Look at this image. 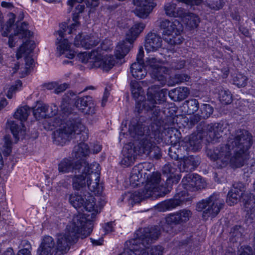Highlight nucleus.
Wrapping results in <instances>:
<instances>
[{
  "label": "nucleus",
  "mask_w": 255,
  "mask_h": 255,
  "mask_svg": "<svg viewBox=\"0 0 255 255\" xmlns=\"http://www.w3.org/2000/svg\"><path fill=\"white\" fill-rule=\"evenodd\" d=\"M136 166H141L142 168L139 171L143 175V178L146 179L147 182L143 190L125 194L124 199L128 202L129 205L133 206L135 204L139 203L145 199H156L164 196L167 193L165 186L161 183L159 173L153 172L150 178L148 177L147 171H149L152 168L153 164L143 162Z\"/></svg>",
  "instance_id": "obj_1"
},
{
  "label": "nucleus",
  "mask_w": 255,
  "mask_h": 255,
  "mask_svg": "<svg viewBox=\"0 0 255 255\" xmlns=\"http://www.w3.org/2000/svg\"><path fill=\"white\" fill-rule=\"evenodd\" d=\"M92 231L90 222L82 215L73 217L72 222L66 226L65 232L58 235L55 246L57 254L64 255L75 244L79 238L83 239L90 235Z\"/></svg>",
  "instance_id": "obj_2"
},
{
  "label": "nucleus",
  "mask_w": 255,
  "mask_h": 255,
  "mask_svg": "<svg viewBox=\"0 0 255 255\" xmlns=\"http://www.w3.org/2000/svg\"><path fill=\"white\" fill-rule=\"evenodd\" d=\"M182 187L185 190L177 192L173 199L165 201L160 204V211L162 212L171 210L188 201L190 197L187 191H195L206 186L205 181L197 174L189 173L185 176L181 182Z\"/></svg>",
  "instance_id": "obj_3"
},
{
  "label": "nucleus",
  "mask_w": 255,
  "mask_h": 255,
  "mask_svg": "<svg viewBox=\"0 0 255 255\" xmlns=\"http://www.w3.org/2000/svg\"><path fill=\"white\" fill-rule=\"evenodd\" d=\"M88 137V129L79 119L62 123L53 133V143L61 146L72 138H79L80 140L86 141Z\"/></svg>",
  "instance_id": "obj_4"
},
{
  "label": "nucleus",
  "mask_w": 255,
  "mask_h": 255,
  "mask_svg": "<svg viewBox=\"0 0 255 255\" xmlns=\"http://www.w3.org/2000/svg\"><path fill=\"white\" fill-rule=\"evenodd\" d=\"M231 142L228 138L226 143L220 144L213 151H208V156L216 161L217 168H222L229 164L233 168H239L245 164L243 156L235 150Z\"/></svg>",
  "instance_id": "obj_5"
},
{
  "label": "nucleus",
  "mask_w": 255,
  "mask_h": 255,
  "mask_svg": "<svg viewBox=\"0 0 255 255\" xmlns=\"http://www.w3.org/2000/svg\"><path fill=\"white\" fill-rule=\"evenodd\" d=\"M70 204L77 210L80 209L82 212L84 210L87 213H79L78 214L74 216L82 215L86 220V222L89 221L90 225L93 227L92 221L95 218L97 214L100 211H99L97 206L95 204V198L93 195L87 192V194L83 193V195L71 194L69 198Z\"/></svg>",
  "instance_id": "obj_6"
},
{
  "label": "nucleus",
  "mask_w": 255,
  "mask_h": 255,
  "mask_svg": "<svg viewBox=\"0 0 255 255\" xmlns=\"http://www.w3.org/2000/svg\"><path fill=\"white\" fill-rule=\"evenodd\" d=\"M160 234V228L157 226L141 228L135 233L134 238L129 241L130 245H132L129 249L125 250L120 255H137L139 250L135 247L137 243L142 242V245H148L153 240L158 238Z\"/></svg>",
  "instance_id": "obj_7"
},
{
  "label": "nucleus",
  "mask_w": 255,
  "mask_h": 255,
  "mask_svg": "<svg viewBox=\"0 0 255 255\" xmlns=\"http://www.w3.org/2000/svg\"><path fill=\"white\" fill-rule=\"evenodd\" d=\"M159 26L162 30L163 39L168 44L175 45L182 43L184 40L181 35L183 29L178 20L162 18L160 20Z\"/></svg>",
  "instance_id": "obj_8"
},
{
  "label": "nucleus",
  "mask_w": 255,
  "mask_h": 255,
  "mask_svg": "<svg viewBox=\"0 0 255 255\" xmlns=\"http://www.w3.org/2000/svg\"><path fill=\"white\" fill-rule=\"evenodd\" d=\"M145 27L143 22L135 23L126 33L125 40L120 41L116 47L114 55L117 59H121L128 53L130 45Z\"/></svg>",
  "instance_id": "obj_9"
},
{
  "label": "nucleus",
  "mask_w": 255,
  "mask_h": 255,
  "mask_svg": "<svg viewBox=\"0 0 255 255\" xmlns=\"http://www.w3.org/2000/svg\"><path fill=\"white\" fill-rule=\"evenodd\" d=\"M224 204V200L220 198L219 194L214 193L198 203L196 209L199 212L203 211V218L207 220L209 217H216L223 207Z\"/></svg>",
  "instance_id": "obj_10"
},
{
  "label": "nucleus",
  "mask_w": 255,
  "mask_h": 255,
  "mask_svg": "<svg viewBox=\"0 0 255 255\" xmlns=\"http://www.w3.org/2000/svg\"><path fill=\"white\" fill-rule=\"evenodd\" d=\"M228 138L232 141L234 148L240 155L243 156V159L246 162L248 159V150L253 143L252 134L246 130L239 129Z\"/></svg>",
  "instance_id": "obj_11"
},
{
  "label": "nucleus",
  "mask_w": 255,
  "mask_h": 255,
  "mask_svg": "<svg viewBox=\"0 0 255 255\" xmlns=\"http://www.w3.org/2000/svg\"><path fill=\"white\" fill-rule=\"evenodd\" d=\"M155 89L154 86L148 88L147 100L136 104L135 111L138 114L143 109L146 111L152 110L153 108H156V104H161L165 102L167 90L163 89L157 91Z\"/></svg>",
  "instance_id": "obj_12"
},
{
  "label": "nucleus",
  "mask_w": 255,
  "mask_h": 255,
  "mask_svg": "<svg viewBox=\"0 0 255 255\" xmlns=\"http://www.w3.org/2000/svg\"><path fill=\"white\" fill-rule=\"evenodd\" d=\"M88 176L87 177V187L94 195H101L103 191L102 183H100V165L95 162L87 164Z\"/></svg>",
  "instance_id": "obj_13"
},
{
  "label": "nucleus",
  "mask_w": 255,
  "mask_h": 255,
  "mask_svg": "<svg viewBox=\"0 0 255 255\" xmlns=\"http://www.w3.org/2000/svg\"><path fill=\"white\" fill-rule=\"evenodd\" d=\"M152 138L151 134H150L145 135L140 140L138 145V153L139 154L149 156L150 158L158 159L161 156L160 149L156 145Z\"/></svg>",
  "instance_id": "obj_14"
},
{
  "label": "nucleus",
  "mask_w": 255,
  "mask_h": 255,
  "mask_svg": "<svg viewBox=\"0 0 255 255\" xmlns=\"http://www.w3.org/2000/svg\"><path fill=\"white\" fill-rule=\"evenodd\" d=\"M170 139L172 138L170 136ZM202 137L201 134H192L189 136L185 137L182 141H179L178 139L175 137V140H171V143L176 146L178 143L180 146V150H185L187 152L197 151L201 148V142Z\"/></svg>",
  "instance_id": "obj_15"
},
{
  "label": "nucleus",
  "mask_w": 255,
  "mask_h": 255,
  "mask_svg": "<svg viewBox=\"0 0 255 255\" xmlns=\"http://www.w3.org/2000/svg\"><path fill=\"white\" fill-rule=\"evenodd\" d=\"M34 43L33 41L26 39V41L17 50L16 57L17 59L25 56V65L24 68V71H22V76L24 77L30 71L31 68H32L34 64V60L31 57L28 56L34 48Z\"/></svg>",
  "instance_id": "obj_16"
},
{
  "label": "nucleus",
  "mask_w": 255,
  "mask_h": 255,
  "mask_svg": "<svg viewBox=\"0 0 255 255\" xmlns=\"http://www.w3.org/2000/svg\"><path fill=\"white\" fill-rule=\"evenodd\" d=\"M192 216L191 211L187 209L180 210L174 213L169 214L166 218V223L162 226V230L168 232L169 224H182L187 222Z\"/></svg>",
  "instance_id": "obj_17"
},
{
  "label": "nucleus",
  "mask_w": 255,
  "mask_h": 255,
  "mask_svg": "<svg viewBox=\"0 0 255 255\" xmlns=\"http://www.w3.org/2000/svg\"><path fill=\"white\" fill-rule=\"evenodd\" d=\"M66 32L60 28L56 32L58 34L56 42L57 51L60 55H64L65 57L72 59L75 56V52L71 49V43L68 42V39L64 38L66 35Z\"/></svg>",
  "instance_id": "obj_18"
},
{
  "label": "nucleus",
  "mask_w": 255,
  "mask_h": 255,
  "mask_svg": "<svg viewBox=\"0 0 255 255\" xmlns=\"http://www.w3.org/2000/svg\"><path fill=\"white\" fill-rule=\"evenodd\" d=\"M133 3L136 6L134 14L142 19L147 18L156 5L153 0H133Z\"/></svg>",
  "instance_id": "obj_19"
},
{
  "label": "nucleus",
  "mask_w": 255,
  "mask_h": 255,
  "mask_svg": "<svg viewBox=\"0 0 255 255\" xmlns=\"http://www.w3.org/2000/svg\"><path fill=\"white\" fill-rule=\"evenodd\" d=\"M144 66L147 68L152 77L159 80L163 77V74L167 72V70L161 65V61L155 58L151 57L146 59Z\"/></svg>",
  "instance_id": "obj_20"
},
{
  "label": "nucleus",
  "mask_w": 255,
  "mask_h": 255,
  "mask_svg": "<svg viewBox=\"0 0 255 255\" xmlns=\"http://www.w3.org/2000/svg\"><path fill=\"white\" fill-rule=\"evenodd\" d=\"M76 108L84 114L92 115L97 110L96 104L91 96L79 98L75 103Z\"/></svg>",
  "instance_id": "obj_21"
},
{
  "label": "nucleus",
  "mask_w": 255,
  "mask_h": 255,
  "mask_svg": "<svg viewBox=\"0 0 255 255\" xmlns=\"http://www.w3.org/2000/svg\"><path fill=\"white\" fill-rule=\"evenodd\" d=\"M117 62L113 56L104 55V53L98 52V55L94 61V67L100 68L105 71L111 70Z\"/></svg>",
  "instance_id": "obj_22"
},
{
  "label": "nucleus",
  "mask_w": 255,
  "mask_h": 255,
  "mask_svg": "<svg viewBox=\"0 0 255 255\" xmlns=\"http://www.w3.org/2000/svg\"><path fill=\"white\" fill-rule=\"evenodd\" d=\"M84 165H81L82 173V174L76 175L72 178V185L74 190L81 191L82 192L86 190L87 188V177L88 176L87 164L86 162L84 163Z\"/></svg>",
  "instance_id": "obj_23"
},
{
  "label": "nucleus",
  "mask_w": 255,
  "mask_h": 255,
  "mask_svg": "<svg viewBox=\"0 0 255 255\" xmlns=\"http://www.w3.org/2000/svg\"><path fill=\"white\" fill-rule=\"evenodd\" d=\"M99 42V39L96 36L93 35L82 36V34L79 33L76 36L74 44L76 47H82L85 49H91L97 45Z\"/></svg>",
  "instance_id": "obj_24"
},
{
  "label": "nucleus",
  "mask_w": 255,
  "mask_h": 255,
  "mask_svg": "<svg viewBox=\"0 0 255 255\" xmlns=\"http://www.w3.org/2000/svg\"><path fill=\"white\" fill-rule=\"evenodd\" d=\"M31 35V32L27 28V23L24 22L21 26L17 25L14 30V35H10L9 37L8 41L9 46L12 48L15 46L13 42L16 36L18 37L19 38L29 39Z\"/></svg>",
  "instance_id": "obj_25"
},
{
  "label": "nucleus",
  "mask_w": 255,
  "mask_h": 255,
  "mask_svg": "<svg viewBox=\"0 0 255 255\" xmlns=\"http://www.w3.org/2000/svg\"><path fill=\"white\" fill-rule=\"evenodd\" d=\"M165 15L170 17L181 18L186 15V10L182 7L177 8V4L173 2H166L163 6Z\"/></svg>",
  "instance_id": "obj_26"
},
{
  "label": "nucleus",
  "mask_w": 255,
  "mask_h": 255,
  "mask_svg": "<svg viewBox=\"0 0 255 255\" xmlns=\"http://www.w3.org/2000/svg\"><path fill=\"white\" fill-rule=\"evenodd\" d=\"M162 38L155 33H149L145 39V48L147 52L155 51L161 47Z\"/></svg>",
  "instance_id": "obj_27"
},
{
  "label": "nucleus",
  "mask_w": 255,
  "mask_h": 255,
  "mask_svg": "<svg viewBox=\"0 0 255 255\" xmlns=\"http://www.w3.org/2000/svg\"><path fill=\"white\" fill-rule=\"evenodd\" d=\"M224 129L225 128L222 123L209 125L207 127V135L209 136L208 140L209 141H216L222 136Z\"/></svg>",
  "instance_id": "obj_28"
},
{
  "label": "nucleus",
  "mask_w": 255,
  "mask_h": 255,
  "mask_svg": "<svg viewBox=\"0 0 255 255\" xmlns=\"http://www.w3.org/2000/svg\"><path fill=\"white\" fill-rule=\"evenodd\" d=\"M244 206L247 212L246 218L252 222L255 220V199L253 195L244 196Z\"/></svg>",
  "instance_id": "obj_29"
},
{
  "label": "nucleus",
  "mask_w": 255,
  "mask_h": 255,
  "mask_svg": "<svg viewBox=\"0 0 255 255\" xmlns=\"http://www.w3.org/2000/svg\"><path fill=\"white\" fill-rule=\"evenodd\" d=\"M55 243L53 239L49 236H45L37 250L38 255H52Z\"/></svg>",
  "instance_id": "obj_30"
},
{
  "label": "nucleus",
  "mask_w": 255,
  "mask_h": 255,
  "mask_svg": "<svg viewBox=\"0 0 255 255\" xmlns=\"http://www.w3.org/2000/svg\"><path fill=\"white\" fill-rule=\"evenodd\" d=\"M75 139L77 142H80L74 147L72 157L76 159L81 160L89 154L90 150L88 145L84 142L85 141L80 140L79 138Z\"/></svg>",
  "instance_id": "obj_31"
},
{
  "label": "nucleus",
  "mask_w": 255,
  "mask_h": 255,
  "mask_svg": "<svg viewBox=\"0 0 255 255\" xmlns=\"http://www.w3.org/2000/svg\"><path fill=\"white\" fill-rule=\"evenodd\" d=\"M190 91L187 87H180L170 91L168 96L172 100L178 102L186 99Z\"/></svg>",
  "instance_id": "obj_32"
},
{
  "label": "nucleus",
  "mask_w": 255,
  "mask_h": 255,
  "mask_svg": "<svg viewBox=\"0 0 255 255\" xmlns=\"http://www.w3.org/2000/svg\"><path fill=\"white\" fill-rule=\"evenodd\" d=\"M130 72L132 76L137 79H142L147 74L144 64L134 62L131 65Z\"/></svg>",
  "instance_id": "obj_33"
},
{
  "label": "nucleus",
  "mask_w": 255,
  "mask_h": 255,
  "mask_svg": "<svg viewBox=\"0 0 255 255\" xmlns=\"http://www.w3.org/2000/svg\"><path fill=\"white\" fill-rule=\"evenodd\" d=\"M98 50H94L91 52H84L77 54V59L78 61L83 63H89L94 67V61L96 60L98 55Z\"/></svg>",
  "instance_id": "obj_34"
},
{
  "label": "nucleus",
  "mask_w": 255,
  "mask_h": 255,
  "mask_svg": "<svg viewBox=\"0 0 255 255\" xmlns=\"http://www.w3.org/2000/svg\"><path fill=\"white\" fill-rule=\"evenodd\" d=\"M141 166H134L130 173L129 180L130 184L133 186H138L140 183H143L146 179L143 178V175L140 173Z\"/></svg>",
  "instance_id": "obj_35"
},
{
  "label": "nucleus",
  "mask_w": 255,
  "mask_h": 255,
  "mask_svg": "<svg viewBox=\"0 0 255 255\" xmlns=\"http://www.w3.org/2000/svg\"><path fill=\"white\" fill-rule=\"evenodd\" d=\"M181 18L183 19L187 26L192 28H196L200 22V18L198 16L194 13H188L186 11V15Z\"/></svg>",
  "instance_id": "obj_36"
},
{
  "label": "nucleus",
  "mask_w": 255,
  "mask_h": 255,
  "mask_svg": "<svg viewBox=\"0 0 255 255\" xmlns=\"http://www.w3.org/2000/svg\"><path fill=\"white\" fill-rule=\"evenodd\" d=\"M31 112V110L27 106L19 107L14 113V118L20 121L21 122L25 121Z\"/></svg>",
  "instance_id": "obj_37"
},
{
  "label": "nucleus",
  "mask_w": 255,
  "mask_h": 255,
  "mask_svg": "<svg viewBox=\"0 0 255 255\" xmlns=\"http://www.w3.org/2000/svg\"><path fill=\"white\" fill-rule=\"evenodd\" d=\"M7 123L9 125L13 136L16 140L19 139V134L22 135L25 133V129H23L25 127L22 123H20V126L18 125L13 121H7Z\"/></svg>",
  "instance_id": "obj_38"
},
{
  "label": "nucleus",
  "mask_w": 255,
  "mask_h": 255,
  "mask_svg": "<svg viewBox=\"0 0 255 255\" xmlns=\"http://www.w3.org/2000/svg\"><path fill=\"white\" fill-rule=\"evenodd\" d=\"M74 168L73 163L71 160L65 158L58 164V171L60 173H68L73 170Z\"/></svg>",
  "instance_id": "obj_39"
},
{
  "label": "nucleus",
  "mask_w": 255,
  "mask_h": 255,
  "mask_svg": "<svg viewBox=\"0 0 255 255\" xmlns=\"http://www.w3.org/2000/svg\"><path fill=\"white\" fill-rule=\"evenodd\" d=\"M213 112V108L207 104H202L200 108V115L196 119V122H198L200 119H206L208 118Z\"/></svg>",
  "instance_id": "obj_40"
},
{
  "label": "nucleus",
  "mask_w": 255,
  "mask_h": 255,
  "mask_svg": "<svg viewBox=\"0 0 255 255\" xmlns=\"http://www.w3.org/2000/svg\"><path fill=\"white\" fill-rule=\"evenodd\" d=\"M46 106L45 104L37 102L33 110V116L36 119L39 120L40 119L44 118L43 115L46 114Z\"/></svg>",
  "instance_id": "obj_41"
},
{
  "label": "nucleus",
  "mask_w": 255,
  "mask_h": 255,
  "mask_svg": "<svg viewBox=\"0 0 255 255\" xmlns=\"http://www.w3.org/2000/svg\"><path fill=\"white\" fill-rule=\"evenodd\" d=\"M144 128L139 125H130L129 126L128 131L130 135L134 138L139 139L140 136H144Z\"/></svg>",
  "instance_id": "obj_42"
},
{
  "label": "nucleus",
  "mask_w": 255,
  "mask_h": 255,
  "mask_svg": "<svg viewBox=\"0 0 255 255\" xmlns=\"http://www.w3.org/2000/svg\"><path fill=\"white\" fill-rule=\"evenodd\" d=\"M130 90L134 99L138 98L143 93L140 84L135 80H132L130 83Z\"/></svg>",
  "instance_id": "obj_43"
},
{
  "label": "nucleus",
  "mask_w": 255,
  "mask_h": 255,
  "mask_svg": "<svg viewBox=\"0 0 255 255\" xmlns=\"http://www.w3.org/2000/svg\"><path fill=\"white\" fill-rule=\"evenodd\" d=\"M229 191H232V193L235 194H239V196L243 198V202L244 203V196L245 195H252L250 193H244L245 186L241 182L235 183L233 185V187Z\"/></svg>",
  "instance_id": "obj_44"
},
{
  "label": "nucleus",
  "mask_w": 255,
  "mask_h": 255,
  "mask_svg": "<svg viewBox=\"0 0 255 255\" xmlns=\"http://www.w3.org/2000/svg\"><path fill=\"white\" fill-rule=\"evenodd\" d=\"M219 99L221 103L224 104H230L232 102V95L228 89H222L219 93Z\"/></svg>",
  "instance_id": "obj_45"
},
{
  "label": "nucleus",
  "mask_w": 255,
  "mask_h": 255,
  "mask_svg": "<svg viewBox=\"0 0 255 255\" xmlns=\"http://www.w3.org/2000/svg\"><path fill=\"white\" fill-rule=\"evenodd\" d=\"M186 105L187 107L186 112L189 115L194 114L199 109V102L195 99H191L186 101Z\"/></svg>",
  "instance_id": "obj_46"
},
{
  "label": "nucleus",
  "mask_w": 255,
  "mask_h": 255,
  "mask_svg": "<svg viewBox=\"0 0 255 255\" xmlns=\"http://www.w3.org/2000/svg\"><path fill=\"white\" fill-rule=\"evenodd\" d=\"M244 107L241 108L240 110L250 114L255 113V101L253 100H247L243 101Z\"/></svg>",
  "instance_id": "obj_47"
},
{
  "label": "nucleus",
  "mask_w": 255,
  "mask_h": 255,
  "mask_svg": "<svg viewBox=\"0 0 255 255\" xmlns=\"http://www.w3.org/2000/svg\"><path fill=\"white\" fill-rule=\"evenodd\" d=\"M248 78L245 75L238 73L233 78V83L239 88L245 87L248 83Z\"/></svg>",
  "instance_id": "obj_48"
},
{
  "label": "nucleus",
  "mask_w": 255,
  "mask_h": 255,
  "mask_svg": "<svg viewBox=\"0 0 255 255\" xmlns=\"http://www.w3.org/2000/svg\"><path fill=\"white\" fill-rule=\"evenodd\" d=\"M78 19V14H76L75 12L73 14V19L74 23H73L70 27L67 25L66 23L62 24L60 25V28L64 30V31H67V33L70 34L73 33L75 27L79 25V22L77 21Z\"/></svg>",
  "instance_id": "obj_49"
},
{
  "label": "nucleus",
  "mask_w": 255,
  "mask_h": 255,
  "mask_svg": "<svg viewBox=\"0 0 255 255\" xmlns=\"http://www.w3.org/2000/svg\"><path fill=\"white\" fill-rule=\"evenodd\" d=\"M7 16L8 17V19L7 21V24L5 25L4 27L5 30L3 31L2 33V35L3 36H7L8 33L10 31L11 26L13 24L16 18L15 14L12 12L9 13L7 14Z\"/></svg>",
  "instance_id": "obj_50"
},
{
  "label": "nucleus",
  "mask_w": 255,
  "mask_h": 255,
  "mask_svg": "<svg viewBox=\"0 0 255 255\" xmlns=\"http://www.w3.org/2000/svg\"><path fill=\"white\" fill-rule=\"evenodd\" d=\"M99 0H69L67 3L69 5L73 6L77 2H85L87 7H95L98 6Z\"/></svg>",
  "instance_id": "obj_51"
},
{
  "label": "nucleus",
  "mask_w": 255,
  "mask_h": 255,
  "mask_svg": "<svg viewBox=\"0 0 255 255\" xmlns=\"http://www.w3.org/2000/svg\"><path fill=\"white\" fill-rule=\"evenodd\" d=\"M158 238L155 240H153L151 243L148 245H145L144 246L142 245V242L140 241L137 243V246H135L139 250V252H135V253H137V255H151L150 253H149V248L147 247V246L150 245L153 241L156 240Z\"/></svg>",
  "instance_id": "obj_52"
},
{
  "label": "nucleus",
  "mask_w": 255,
  "mask_h": 255,
  "mask_svg": "<svg viewBox=\"0 0 255 255\" xmlns=\"http://www.w3.org/2000/svg\"><path fill=\"white\" fill-rule=\"evenodd\" d=\"M4 143L2 146V150L4 155H8L11 151L12 142L8 136L4 137Z\"/></svg>",
  "instance_id": "obj_53"
},
{
  "label": "nucleus",
  "mask_w": 255,
  "mask_h": 255,
  "mask_svg": "<svg viewBox=\"0 0 255 255\" xmlns=\"http://www.w3.org/2000/svg\"><path fill=\"white\" fill-rule=\"evenodd\" d=\"M232 191H229L227 195L226 202L230 206L234 205L237 204L241 199V197L239 196V194H235L232 193Z\"/></svg>",
  "instance_id": "obj_54"
},
{
  "label": "nucleus",
  "mask_w": 255,
  "mask_h": 255,
  "mask_svg": "<svg viewBox=\"0 0 255 255\" xmlns=\"http://www.w3.org/2000/svg\"><path fill=\"white\" fill-rule=\"evenodd\" d=\"M225 4L224 0H213L208 2V7L214 10L221 9Z\"/></svg>",
  "instance_id": "obj_55"
},
{
  "label": "nucleus",
  "mask_w": 255,
  "mask_h": 255,
  "mask_svg": "<svg viewBox=\"0 0 255 255\" xmlns=\"http://www.w3.org/2000/svg\"><path fill=\"white\" fill-rule=\"evenodd\" d=\"M244 233V229L241 226H235L231 230L230 234L233 237L237 239L242 237Z\"/></svg>",
  "instance_id": "obj_56"
},
{
  "label": "nucleus",
  "mask_w": 255,
  "mask_h": 255,
  "mask_svg": "<svg viewBox=\"0 0 255 255\" xmlns=\"http://www.w3.org/2000/svg\"><path fill=\"white\" fill-rule=\"evenodd\" d=\"M112 45V41L111 40L108 39H105L102 41L100 45L101 50H100L99 47H98L97 50H98L99 52H101V53H102V52L103 51H107L111 50L113 47Z\"/></svg>",
  "instance_id": "obj_57"
},
{
  "label": "nucleus",
  "mask_w": 255,
  "mask_h": 255,
  "mask_svg": "<svg viewBox=\"0 0 255 255\" xmlns=\"http://www.w3.org/2000/svg\"><path fill=\"white\" fill-rule=\"evenodd\" d=\"M46 109V114L43 115L44 118L53 117L57 113L58 108L55 105H52L51 106L47 105Z\"/></svg>",
  "instance_id": "obj_58"
},
{
  "label": "nucleus",
  "mask_w": 255,
  "mask_h": 255,
  "mask_svg": "<svg viewBox=\"0 0 255 255\" xmlns=\"http://www.w3.org/2000/svg\"><path fill=\"white\" fill-rule=\"evenodd\" d=\"M239 255H253L251 247L248 246H242L239 250Z\"/></svg>",
  "instance_id": "obj_59"
},
{
  "label": "nucleus",
  "mask_w": 255,
  "mask_h": 255,
  "mask_svg": "<svg viewBox=\"0 0 255 255\" xmlns=\"http://www.w3.org/2000/svg\"><path fill=\"white\" fill-rule=\"evenodd\" d=\"M190 77L187 74H176L175 76V80L177 84H179L185 81H188Z\"/></svg>",
  "instance_id": "obj_60"
},
{
  "label": "nucleus",
  "mask_w": 255,
  "mask_h": 255,
  "mask_svg": "<svg viewBox=\"0 0 255 255\" xmlns=\"http://www.w3.org/2000/svg\"><path fill=\"white\" fill-rule=\"evenodd\" d=\"M163 248L160 246L152 247L149 250L151 255H162Z\"/></svg>",
  "instance_id": "obj_61"
},
{
  "label": "nucleus",
  "mask_w": 255,
  "mask_h": 255,
  "mask_svg": "<svg viewBox=\"0 0 255 255\" xmlns=\"http://www.w3.org/2000/svg\"><path fill=\"white\" fill-rule=\"evenodd\" d=\"M21 246L23 249L21 251H26L27 253L31 254V247L30 243L27 240H23L21 241Z\"/></svg>",
  "instance_id": "obj_62"
},
{
  "label": "nucleus",
  "mask_w": 255,
  "mask_h": 255,
  "mask_svg": "<svg viewBox=\"0 0 255 255\" xmlns=\"http://www.w3.org/2000/svg\"><path fill=\"white\" fill-rule=\"evenodd\" d=\"M114 222H110L105 224L104 227V230L105 234L110 233L114 231Z\"/></svg>",
  "instance_id": "obj_63"
},
{
  "label": "nucleus",
  "mask_w": 255,
  "mask_h": 255,
  "mask_svg": "<svg viewBox=\"0 0 255 255\" xmlns=\"http://www.w3.org/2000/svg\"><path fill=\"white\" fill-rule=\"evenodd\" d=\"M175 171V169L173 168L170 163L165 164L163 167V172L167 174H172Z\"/></svg>",
  "instance_id": "obj_64"
}]
</instances>
